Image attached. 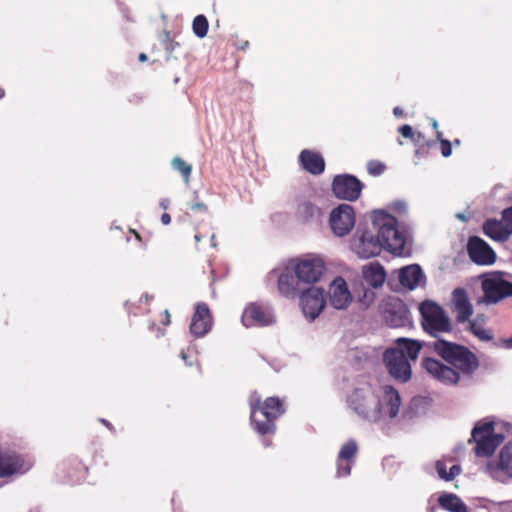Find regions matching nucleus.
<instances>
[{
  "instance_id": "obj_1",
  "label": "nucleus",
  "mask_w": 512,
  "mask_h": 512,
  "mask_svg": "<svg viewBox=\"0 0 512 512\" xmlns=\"http://www.w3.org/2000/svg\"><path fill=\"white\" fill-rule=\"evenodd\" d=\"M426 346L449 364L432 357L422 360L425 371L444 385L455 386L460 382L461 375L471 377L479 368L477 356L466 346L444 339L428 341Z\"/></svg>"
},
{
  "instance_id": "obj_2",
  "label": "nucleus",
  "mask_w": 512,
  "mask_h": 512,
  "mask_svg": "<svg viewBox=\"0 0 512 512\" xmlns=\"http://www.w3.org/2000/svg\"><path fill=\"white\" fill-rule=\"evenodd\" d=\"M348 408L361 420L378 423L386 417H397L401 406L398 391L390 385L359 382L346 398Z\"/></svg>"
},
{
  "instance_id": "obj_3",
  "label": "nucleus",
  "mask_w": 512,
  "mask_h": 512,
  "mask_svg": "<svg viewBox=\"0 0 512 512\" xmlns=\"http://www.w3.org/2000/svg\"><path fill=\"white\" fill-rule=\"evenodd\" d=\"M372 228L383 244L385 250L401 255L405 248L406 239L398 229V221L391 214L383 210H376L371 215Z\"/></svg>"
},
{
  "instance_id": "obj_4",
  "label": "nucleus",
  "mask_w": 512,
  "mask_h": 512,
  "mask_svg": "<svg viewBox=\"0 0 512 512\" xmlns=\"http://www.w3.org/2000/svg\"><path fill=\"white\" fill-rule=\"evenodd\" d=\"M251 423L260 435L274 434L276 430L275 421L285 412L284 405L278 397H268L261 403L258 397L251 400Z\"/></svg>"
},
{
  "instance_id": "obj_5",
  "label": "nucleus",
  "mask_w": 512,
  "mask_h": 512,
  "mask_svg": "<svg viewBox=\"0 0 512 512\" xmlns=\"http://www.w3.org/2000/svg\"><path fill=\"white\" fill-rule=\"evenodd\" d=\"M421 326L434 340L442 339V333L452 331L451 320L445 310L436 302L425 300L419 306Z\"/></svg>"
},
{
  "instance_id": "obj_6",
  "label": "nucleus",
  "mask_w": 512,
  "mask_h": 512,
  "mask_svg": "<svg viewBox=\"0 0 512 512\" xmlns=\"http://www.w3.org/2000/svg\"><path fill=\"white\" fill-rule=\"evenodd\" d=\"M492 422L477 423L472 430L471 436L475 441V453L478 457H488L494 453L502 443L504 437L501 434H494Z\"/></svg>"
},
{
  "instance_id": "obj_7",
  "label": "nucleus",
  "mask_w": 512,
  "mask_h": 512,
  "mask_svg": "<svg viewBox=\"0 0 512 512\" xmlns=\"http://www.w3.org/2000/svg\"><path fill=\"white\" fill-rule=\"evenodd\" d=\"M375 230L370 228H358L351 240V249L360 258L375 257L384 249Z\"/></svg>"
},
{
  "instance_id": "obj_8",
  "label": "nucleus",
  "mask_w": 512,
  "mask_h": 512,
  "mask_svg": "<svg viewBox=\"0 0 512 512\" xmlns=\"http://www.w3.org/2000/svg\"><path fill=\"white\" fill-rule=\"evenodd\" d=\"M329 225L335 236L344 237L348 235L355 225L353 207L349 204L338 205L330 213Z\"/></svg>"
},
{
  "instance_id": "obj_9",
  "label": "nucleus",
  "mask_w": 512,
  "mask_h": 512,
  "mask_svg": "<svg viewBox=\"0 0 512 512\" xmlns=\"http://www.w3.org/2000/svg\"><path fill=\"white\" fill-rule=\"evenodd\" d=\"M483 302L486 304H497L507 297H512V283L501 278L492 276L482 281Z\"/></svg>"
},
{
  "instance_id": "obj_10",
  "label": "nucleus",
  "mask_w": 512,
  "mask_h": 512,
  "mask_svg": "<svg viewBox=\"0 0 512 512\" xmlns=\"http://www.w3.org/2000/svg\"><path fill=\"white\" fill-rule=\"evenodd\" d=\"M383 361L389 374L396 380L405 383L411 379V365L401 351L387 349L383 355Z\"/></svg>"
},
{
  "instance_id": "obj_11",
  "label": "nucleus",
  "mask_w": 512,
  "mask_h": 512,
  "mask_svg": "<svg viewBox=\"0 0 512 512\" xmlns=\"http://www.w3.org/2000/svg\"><path fill=\"white\" fill-rule=\"evenodd\" d=\"M362 189L363 183L350 174L337 175L332 182V191L339 199L355 201L360 197Z\"/></svg>"
},
{
  "instance_id": "obj_12",
  "label": "nucleus",
  "mask_w": 512,
  "mask_h": 512,
  "mask_svg": "<svg viewBox=\"0 0 512 512\" xmlns=\"http://www.w3.org/2000/svg\"><path fill=\"white\" fill-rule=\"evenodd\" d=\"M467 253L470 260L482 266H489L495 263L496 253L490 245L478 236H471L467 243Z\"/></svg>"
},
{
  "instance_id": "obj_13",
  "label": "nucleus",
  "mask_w": 512,
  "mask_h": 512,
  "mask_svg": "<svg viewBox=\"0 0 512 512\" xmlns=\"http://www.w3.org/2000/svg\"><path fill=\"white\" fill-rule=\"evenodd\" d=\"M324 290L312 286L300 295V305L306 318L314 320L325 307Z\"/></svg>"
},
{
  "instance_id": "obj_14",
  "label": "nucleus",
  "mask_w": 512,
  "mask_h": 512,
  "mask_svg": "<svg viewBox=\"0 0 512 512\" xmlns=\"http://www.w3.org/2000/svg\"><path fill=\"white\" fill-rule=\"evenodd\" d=\"M324 270L325 264L320 258H306L295 266V275L298 282L311 284L320 280Z\"/></svg>"
},
{
  "instance_id": "obj_15",
  "label": "nucleus",
  "mask_w": 512,
  "mask_h": 512,
  "mask_svg": "<svg viewBox=\"0 0 512 512\" xmlns=\"http://www.w3.org/2000/svg\"><path fill=\"white\" fill-rule=\"evenodd\" d=\"M384 318L390 327H404L410 323V311L402 300L392 298L385 304Z\"/></svg>"
},
{
  "instance_id": "obj_16",
  "label": "nucleus",
  "mask_w": 512,
  "mask_h": 512,
  "mask_svg": "<svg viewBox=\"0 0 512 512\" xmlns=\"http://www.w3.org/2000/svg\"><path fill=\"white\" fill-rule=\"evenodd\" d=\"M212 315L206 303H197L190 324V332L196 337L205 336L212 327Z\"/></svg>"
},
{
  "instance_id": "obj_17",
  "label": "nucleus",
  "mask_w": 512,
  "mask_h": 512,
  "mask_svg": "<svg viewBox=\"0 0 512 512\" xmlns=\"http://www.w3.org/2000/svg\"><path fill=\"white\" fill-rule=\"evenodd\" d=\"M273 322L271 311L255 303L249 304L242 314V323L246 327L268 326Z\"/></svg>"
},
{
  "instance_id": "obj_18",
  "label": "nucleus",
  "mask_w": 512,
  "mask_h": 512,
  "mask_svg": "<svg viewBox=\"0 0 512 512\" xmlns=\"http://www.w3.org/2000/svg\"><path fill=\"white\" fill-rule=\"evenodd\" d=\"M352 301L351 293L346 281L342 277H337L330 284L329 303L338 310L346 309Z\"/></svg>"
},
{
  "instance_id": "obj_19",
  "label": "nucleus",
  "mask_w": 512,
  "mask_h": 512,
  "mask_svg": "<svg viewBox=\"0 0 512 512\" xmlns=\"http://www.w3.org/2000/svg\"><path fill=\"white\" fill-rule=\"evenodd\" d=\"M358 452V445L355 440L351 439L346 442L340 449L337 459V475L338 477L348 476L351 472V464L353 458Z\"/></svg>"
},
{
  "instance_id": "obj_20",
  "label": "nucleus",
  "mask_w": 512,
  "mask_h": 512,
  "mask_svg": "<svg viewBox=\"0 0 512 512\" xmlns=\"http://www.w3.org/2000/svg\"><path fill=\"white\" fill-rule=\"evenodd\" d=\"M453 306L456 313V320L459 323H464L469 320L473 314V307L469 301L467 293L463 288H456L453 293Z\"/></svg>"
},
{
  "instance_id": "obj_21",
  "label": "nucleus",
  "mask_w": 512,
  "mask_h": 512,
  "mask_svg": "<svg viewBox=\"0 0 512 512\" xmlns=\"http://www.w3.org/2000/svg\"><path fill=\"white\" fill-rule=\"evenodd\" d=\"M23 459L15 452L0 451V477H8L23 472Z\"/></svg>"
},
{
  "instance_id": "obj_22",
  "label": "nucleus",
  "mask_w": 512,
  "mask_h": 512,
  "mask_svg": "<svg viewBox=\"0 0 512 512\" xmlns=\"http://www.w3.org/2000/svg\"><path fill=\"white\" fill-rule=\"evenodd\" d=\"M299 162L307 172L313 175H319L325 169L324 158L321 154L311 150H303L299 155Z\"/></svg>"
},
{
  "instance_id": "obj_23",
  "label": "nucleus",
  "mask_w": 512,
  "mask_h": 512,
  "mask_svg": "<svg viewBox=\"0 0 512 512\" xmlns=\"http://www.w3.org/2000/svg\"><path fill=\"white\" fill-rule=\"evenodd\" d=\"M482 229L486 236L498 242H505L510 236L506 224L496 219H487Z\"/></svg>"
},
{
  "instance_id": "obj_24",
  "label": "nucleus",
  "mask_w": 512,
  "mask_h": 512,
  "mask_svg": "<svg viewBox=\"0 0 512 512\" xmlns=\"http://www.w3.org/2000/svg\"><path fill=\"white\" fill-rule=\"evenodd\" d=\"M428 342H420L409 338H398L394 350L401 351L407 359L416 360L422 348H427Z\"/></svg>"
},
{
  "instance_id": "obj_25",
  "label": "nucleus",
  "mask_w": 512,
  "mask_h": 512,
  "mask_svg": "<svg viewBox=\"0 0 512 512\" xmlns=\"http://www.w3.org/2000/svg\"><path fill=\"white\" fill-rule=\"evenodd\" d=\"M422 278L423 272L417 264L403 267L400 270L399 281L404 287L410 290L416 288Z\"/></svg>"
},
{
  "instance_id": "obj_26",
  "label": "nucleus",
  "mask_w": 512,
  "mask_h": 512,
  "mask_svg": "<svg viewBox=\"0 0 512 512\" xmlns=\"http://www.w3.org/2000/svg\"><path fill=\"white\" fill-rule=\"evenodd\" d=\"M363 277L367 284L373 288H379L383 285L386 273L383 266L379 263H370L363 269Z\"/></svg>"
},
{
  "instance_id": "obj_27",
  "label": "nucleus",
  "mask_w": 512,
  "mask_h": 512,
  "mask_svg": "<svg viewBox=\"0 0 512 512\" xmlns=\"http://www.w3.org/2000/svg\"><path fill=\"white\" fill-rule=\"evenodd\" d=\"M297 218L303 223L319 222L322 216L321 209L309 201L300 203L296 212Z\"/></svg>"
},
{
  "instance_id": "obj_28",
  "label": "nucleus",
  "mask_w": 512,
  "mask_h": 512,
  "mask_svg": "<svg viewBox=\"0 0 512 512\" xmlns=\"http://www.w3.org/2000/svg\"><path fill=\"white\" fill-rule=\"evenodd\" d=\"M297 278L291 273H282L278 279V289L286 297H295L299 291Z\"/></svg>"
},
{
  "instance_id": "obj_29",
  "label": "nucleus",
  "mask_w": 512,
  "mask_h": 512,
  "mask_svg": "<svg viewBox=\"0 0 512 512\" xmlns=\"http://www.w3.org/2000/svg\"><path fill=\"white\" fill-rule=\"evenodd\" d=\"M440 506L450 512H467V506L456 494H443L439 497Z\"/></svg>"
},
{
  "instance_id": "obj_30",
  "label": "nucleus",
  "mask_w": 512,
  "mask_h": 512,
  "mask_svg": "<svg viewBox=\"0 0 512 512\" xmlns=\"http://www.w3.org/2000/svg\"><path fill=\"white\" fill-rule=\"evenodd\" d=\"M497 468L508 476H512V442L501 449Z\"/></svg>"
},
{
  "instance_id": "obj_31",
  "label": "nucleus",
  "mask_w": 512,
  "mask_h": 512,
  "mask_svg": "<svg viewBox=\"0 0 512 512\" xmlns=\"http://www.w3.org/2000/svg\"><path fill=\"white\" fill-rule=\"evenodd\" d=\"M209 23L207 18L200 14L197 15L192 23V29L194 34L199 38H204L207 35Z\"/></svg>"
},
{
  "instance_id": "obj_32",
  "label": "nucleus",
  "mask_w": 512,
  "mask_h": 512,
  "mask_svg": "<svg viewBox=\"0 0 512 512\" xmlns=\"http://www.w3.org/2000/svg\"><path fill=\"white\" fill-rule=\"evenodd\" d=\"M469 330L480 340L490 341L493 339V335L490 331L482 329L476 321H469Z\"/></svg>"
},
{
  "instance_id": "obj_33",
  "label": "nucleus",
  "mask_w": 512,
  "mask_h": 512,
  "mask_svg": "<svg viewBox=\"0 0 512 512\" xmlns=\"http://www.w3.org/2000/svg\"><path fill=\"white\" fill-rule=\"evenodd\" d=\"M172 166L175 170H178L183 175V177L185 178L186 181H188L190 174H191V170H192L190 165H188L181 158L175 157L172 160Z\"/></svg>"
},
{
  "instance_id": "obj_34",
  "label": "nucleus",
  "mask_w": 512,
  "mask_h": 512,
  "mask_svg": "<svg viewBox=\"0 0 512 512\" xmlns=\"http://www.w3.org/2000/svg\"><path fill=\"white\" fill-rule=\"evenodd\" d=\"M385 168L386 166L382 162L377 160L369 161L367 164V171L372 176L381 175L384 172Z\"/></svg>"
},
{
  "instance_id": "obj_35",
  "label": "nucleus",
  "mask_w": 512,
  "mask_h": 512,
  "mask_svg": "<svg viewBox=\"0 0 512 512\" xmlns=\"http://www.w3.org/2000/svg\"><path fill=\"white\" fill-rule=\"evenodd\" d=\"M502 221L506 224L509 234H512V206L502 211Z\"/></svg>"
},
{
  "instance_id": "obj_36",
  "label": "nucleus",
  "mask_w": 512,
  "mask_h": 512,
  "mask_svg": "<svg viewBox=\"0 0 512 512\" xmlns=\"http://www.w3.org/2000/svg\"><path fill=\"white\" fill-rule=\"evenodd\" d=\"M163 46L167 52L172 53L175 50L176 46H178V43L171 39L169 32H165V38L163 39Z\"/></svg>"
},
{
  "instance_id": "obj_37",
  "label": "nucleus",
  "mask_w": 512,
  "mask_h": 512,
  "mask_svg": "<svg viewBox=\"0 0 512 512\" xmlns=\"http://www.w3.org/2000/svg\"><path fill=\"white\" fill-rule=\"evenodd\" d=\"M441 153L444 157H449L452 154V146L449 140L440 139Z\"/></svg>"
},
{
  "instance_id": "obj_38",
  "label": "nucleus",
  "mask_w": 512,
  "mask_h": 512,
  "mask_svg": "<svg viewBox=\"0 0 512 512\" xmlns=\"http://www.w3.org/2000/svg\"><path fill=\"white\" fill-rule=\"evenodd\" d=\"M399 133L404 137V138H414V130L413 128L408 125V124H405V125H402L399 127L398 129Z\"/></svg>"
},
{
  "instance_id": "obj_39",
  "label": "nucleus",
  "mask_w": 512,
  "mask_h": 512,
  "mask_svg": "<svg viewBox=\"0 0 512 512\" xmlns=\"http://www.w3.org/2000/svg\"><path fill=\"white\" fill-rule=\"evenodd\" d=\"M435 468H436V471H437L439 477L446 481V477H448L447 476L448 472L446 470V464L443 461L438 460L436 462Z\"/></svg>"
},
{
  "instance_id": "obj_40",
  "label": "nucleus",
  "mask_w": 512,
  "mask_h": 512,
  "mask_svg": "<svg viewBox=\"0 0 512 512\" xmlns=\"http://www.w3.org/2000/svg\"><path fill=\"white\" fill-rule=\"evenodd\" d=\"M461 472V467L459 465H453L449 472H448V477H446V481H451L455 478V476H457L458 474H460Z\"/></svg>"
},
{
  "instance_id": "obj_41",
  "label": "nucleus",
  "mask_w": 512,
  "mask_h": 512,
  "mask_svg": "<svg viewBox=\"0 0 512 512\" xmlns=\"http://www.w3.org/2000/svg\"><path fill=\"white\" fill-rule=\"evenodd\" d=\"M189 209L192 211H202L207 212V206L202 202H194L189 204Z\"/></svg>"
},
{
  "instance_id": "obj_42",
  "label": "nucleus",
  "mask_w": 512,
  "mask_h": 512,
  "mask_svg": "<svg viewBox=\"0 0 512 512\" xmlns=\"http://www.w3.org/2000/svg\"><path fill=\"white\" fill-rule=\"evenodd\" d=\"M422 139H424V136L421 132L414 133V138H410V140L416 145L420 144Z\"/></svg>"
},
{
  "instance_id": "obj_43",
  "label": "nucleus",
  "mask_w": 512,
  "mask_h": 512,
  "mask_svg": "<svg viewBox=\"0 0 512 512\" xmlns=\"http://www.w3.org/2000/svg\"><path fill=\"white\" fill-rule=\"evenodd\" d=\"M395 209H397L399 212H404L406 210V204L404 202H396L394 204Z\"/></svg>"
},
{
  "instance_id": "obj_44",
  "label": "nucleus",
  "mask_w": 512,
  "mask_h": 512,
  "mask_svg": "<svg viewBox=\"0 0 512 512\" xmlns=\"http://www.w3.org/2000/svg\"><path fill=\"white\" fill-rule=\"evenodd\" d=\"M161 222H162L164 225H168V224H170V222H171V216H170L168 213H164V214H162V216H161Z\"/></svg>"
},
{
  "instance_id": "obj_45",
  "label": "nucleus",
  "mask_w": 512,
  "mask_h": 512,
  "mask_svg": "<svg viewBox=\"0 0 512 512\" xmlns=\"http://www.w3.org/2000/svg\"><path fill=\"white\" fill-rule=\"evenodd\" d=\"M393 114H394L396 117L402 116V115H403V110H402L400 107H395V108L393 109Z\"/></svg>"
},
{
  "instance_id": "obj_46",
  "label": "nucleus",
  "mask_w": 512,
  "mask_h": 512,
  "mask_svg": "<svg viewBox=\"0 0 512 512\" xmlns=\"http://www.w3.org/2000/svg\"><path fill=\"white\" fill-rule=\"evenodd\" d=\"M165 321L163 322L165 325H168L170 323V313L168 310H165Z\"/></svg>"
},
{
  "instance_id": "obj_47",
  "label": "nucleus",
  "mask_w": 512,
  "mask_h": 512,
  "mask_svg": "<svg viewBox=\"0 0 512 512\" xmlns=\"http://www.w3.org/2000/svg\"><path fill=\"white\" fill-rule=\"evenodd\" d=\"M504 344L506 348H512V337L505 339Z\"/></svg>"
},
{
  "instance_id": "obj_48",
  "label": "nucleus",
  "mask_w": 512,
  "mask_h": 512,
  "mask_svg": "<svg viewBox=\"0 0 512 512\" xmlns=\"http://www.w3.org/2000/svg\"><path fill=\"white\" fill-rule=\"evenodd\" d=\"M168 205H169V200H162L160 202V206L163 208V209H167L168 208Z\"/></svg>"
},
{
  "instance_id": "obj_49",
  "label": "nucleus",
  "mask_w": 512,
  "mask_h": 512,
  "mask_svg": "<svg viewBox=\"0 0 512 512\" xmlns=\"http://www.w3.org/2000/svg\"><path fill=\"white\" fill-rule=\"evenodd\" d=\"M148 59L147 55L145 53H141L139 55V61L145 62Z\"/></svg>"
},
{
  "instance_id": "obj_50",
  "label": "nucleus",
  "mask_w": 512,
  "mask_h": 512,
  "mask_svg": "<svg viewBox=\"0 0 512 512\" xmlns=\"http://www.w3.org/2000/svg\"><path fill=\"white\" fill-rule=\"evenodd\" d=\"M180 356L182 360H184L185 362L187 361V354L184 350L181 351Z\"/></svg>"
},
{
  "instance_id": "obj_51",
  "label": "nucleus",
  "mask_w": 512,
  "mask_h": 512,
  "mask_svg": "<svg viewBox=\"0 0 512 512\" xmlns=\"http://www.w3.org/2000/svg\"><path fill=\"white\" fill-rule=\"evenodd\" d=\"M456 216H457V218H458V219H460V220H462V221H466V217H465V215H464V214H462V213H458Z\"/></svg>"
},
{
  "instance_id": "obj_52",
  "label": "nucleus",
  "mask_w": 512,
  "mask_h": 512,
  "mask_svg": "<svg viewBox=\"0 0 512 512\" xmlns=\"http://www.w3.org/2000/svg\"><path fill=\"white\" fill-rule=\"evenodd\" d=\"M100 421H101V423H103L106 427L111 428V424H110L107 420H105V419H100Z\"/></svg>"
},
{
  "instance_id": "obj_53",
  "label": "nucleus",
  "mask_w": 512,
  "mask_h": 512,
  "mask_svg": "<svg viewBox=\"0 0 512 512\" xmlns=\"http://www.w3.org/2000/svg\"><path fill=\"white\" fill-rule=\"evenodd\" d=\"M432 126H433V128H434L435 130H437V129H438V123H437V121H436L435 119H432Z\"/></svg>"
},
{
  "instance_id": "obj_54",
  "label": "nucleus",
  "mask_w": 512,
  "mask_h": 512,
  "mask_svg": "<svg viewBox=\"0 0 512 512\" xmlns=\"http://www.w3.org/2000/svg\"><path fill=\"white\" fill-rule=\"evenodd\" d=\"M475 321H476V323H478V321L483 322L484 321V316L483 315L478 316Z\"/></svg>"
},
{
  "instance_id": "obj_55",
  "label": "nucleus",
  "mask_w": 512,
  "mask_h": 512,
  "mask_svg": "<svg viewBox=\"0 0 512 512\" xmlns=\"http://www.w3.org/2000/svg\"><path fill=\"white\" fill-rule=\"evenodd\" d=\"M436 136H437V139L440 141V139H443L442 138V132L438 131L437 130V133H436Z\"/></svg>"
},
{
  "instance_id": "obj_56",
  "label": "nucleus",
  "mask_w": 512,
  "mask_h": 512,
  "mask_svg": "<svg viewBox=\"0 0 512 512\" xmlns=\"http://www.w3.org/2000/svg\"><path fill=\"white\" fill-rule=\"evenodd\" d=\"M194 238L196 242H199L201 240V237L198 234H196Z\"/></svg>"
},
{
  "instance_id": "obj_57",
  "label": "nucleus",
  "mask_w": 512,
  "mask_h": 512,
  "mask_svg": "<svg viewBox=\"0 0 512 512\" xmlns=\"http://www.w3.org/2000/svg\"><path fill=\"white\" fill-rule=\"evenodd\" d=\"M454 143H455L456 145H459V144H460V140L456 139V140L454 141Z\"/></svg>"
},
{
  "instance_id": "obj_58",
  "label": "nucleus",
  "mask_w": 512,
  "mask_h": 512,
  "mask_svg": "<svg viewBox=\"0 0 512 512\" xmlns=\"http://www.w3.org/2000/svg\"><path fill=\"white\" fill-rule=\"evenodd\" d=\"M416 155H417V156H418V155H421V152H420V150H419V149H417V150H416Z\"/></svg>"
}]
</instances>
